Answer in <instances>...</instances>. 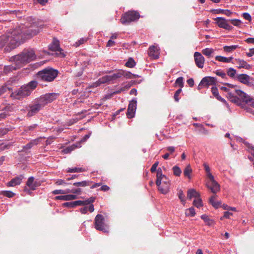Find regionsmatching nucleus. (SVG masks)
<instances>
[{"label":"nucleus","instance_id":"obj_1","mask_svg":"<svg viewBox=\"0 0 254 254\" xmlns=\"http://www.w3.org/2000/svg\"><path fill=\"white\" fill-rule=\"evenodd\" d=\"M39 32V28L35 27L34 25L29 28L21 25L10 29L0 36V49H3L5 52H10L26 39L31 38Z\"/></svg>","mask_w":254,"mask_h":254},{"label":"nucleus","instance_id":"obj_2","mask_svg":"<svg viewBox=\"0 0 254 254\" xmlns=\"http://www.w3.org/2000/svg\"><path fill=\"white\" fill-rule=\"evenodd\" d=\"M35 58L36 56L33 50L31 49L24 50L19 54L10 58L9 61L13 62L14 65L4 66L3 72L5 74H8L33 61Z\"/></svg>","mask_w":254,"mask_h":254},{"label":"nucleus","instance_id":"obj_3","mask_svg":"<svg viewBox=\"0 0 254 254\" xmlns=\"http://www.w3.org/2000/svg\"><path fill=\"white\" fill-rule=\"evenodd\" d=\"M123 77L127 79H130L132 77H137L138 75L133 74L129 71L120 70L112 74L106 75L100 78L93 84V87H96L104 84L114 83L117 79Z\"/></svg>","mask_w":254,"mask_h":254},{"label":"nucleus","instance_id":"obj_4","mask_svg":"<svg viewBox=\"0 0 254 254\" xmlns=\"http://www.w3.org/2000/svg\"><path fill=\"white\" fill-rule=\"evenodd\" d=\"M37 82L35 80L29 82L28 84L22 86L17 90L12 92L10 96L14 99H20L29 96L37 86Z\"/></svg>","mask_w":254,"mask_h":254},{"label":"nucleus","instance_id":"obj_5","mask_svg":"<svg viewBox=\"0 0 254 254\" xmlns=\"http://www.w3.org/2000/svg\"><path fill=\"white\" fill-rule=\"evenodd\" d=\"M156 184L158 190L162 194H167L169 191L170 183L169 179L162 174V170L159 168L156 172Z\"/></svg>","mask_w":254,"mask_h":254},{"label":"nucleus","instance_id":"obj_6","mask_svg":"<svg viewBox=\"0 0 254 254\" xmlns=\"http://www.w3.org/2000/svg\"><path fill=\"white\" fill-rule=\"evenodd\" d=\"M58 73V70L48 67L39 71L37 77L41 80L51 82L57 77Z\"/></svg>","mask_w":254,"mask_h":254},{"label":"nucleus","instance_id":"obj_7","mask_svg":"<svg viewBox=\"0 0 254 254\" xmlns=\"http://www.w3.org/2000/svg\"><path fill=\"white\" fill-rule=\"evenodd\" d=\"M140 17L139 14L135 11H128L124 14L121 19L123 24H128L131 22L137 20Z\"/></svg>","mask_w":254,"mask_h":254},{"label":"nucleus","instance_id":"obj_8","mask_svg":"<svg viewBox=\"0 0 254 254\" xmlns=\"http://www.w3.org/2000/svg\"><path fill=\"white\" fill-rule=\"evenodd\" d=\"M43 108V106L41 105L38 100L36 99L33 103L29 105L27 107V116L31 117L35 115Z\"/></svg>","mask_w":254,"mask_h":254},{"label":"nucleus","instance_id":"obj_9","mask_svg":"<svg viewBox=\"0 0 254 254\" xmlns=\"http://www.w3.org/2000/svg\"><path fill=\"white\" fill-rule=\"evenodd\" d=\"M59 95L58 93H49L41 96L39 98H37V99L43 107H44L47 104L51 103L56 99Z\"/></svg>","mask_w":254,"mask_h":254},{"label":"nucleus","instance_id":"obj_10","mask_svg":"<svg viewBox=\"0 0 254 254\" xmlns=\"http://www.w3.org/2000/svg\"><path fill=\"white\" fill-rule=\"evenodd\" d=\"M95 227L104 233L108 232L107 225L104 223V218L101 214H98L95 218Z\"/></svg>","mask_w":254,"mask_h":254},{"label":"nucleus","instance_id":"obj_11","mask_svg":"<svg viewBox=\"0 0 254 254\" xmlns=\"http://www.w3.org/2000/svg\"><path fill=\"white\" fill-rule=\"evenodd\" d=\"M236 79L241 83L246 84L249 86L254 85V80L253 78L246 74H240L237 75Z\"/></svg>","mask_w":254,"mask_h":254},{"label":"nucleus","instance_id":"obj_12","mask_svg":"<svg viewBox=\"0 0 254 254\" xmlns=\"http://www.w3.org/2000/svg\"><path fill=\"white\" fill-rule=\"evenodd\" d=\"M216 79L213 77H205L202 78L198 86V89H200L203 87H208L216 84Z\"/></svg>","mask_w":254,"mask_h":254},{"label":"nucleus","instance_id":"obj_13","mask_svg":"<svg viewBox=\"0 0 254 254\" xmlns=\"http://www.w3.org/2000/svg\"><path fill=\"white\" fill-rule=\"evenodd\" d=\"M216 24L218 26L222 28L228 30L233 29V27L228 23V20L222 17H218L215 19Z\"/></svg>","mask_w":254,"mask_h":254},{"label":"nucleus","instance_id":"obj_14","mask_svg":"<svg viewBox=\"0 0 254 254\" xmlns=\"http://www.w3.org/2000/svg\"><path fill=\"white\" fill-rule=\"evenodd\" d=\"M137 106V101L136 98H134L129 103L127 108V116L128 118L134 117Z\"/></svg>","mask_w":254,"mask_h":254},{"label":"nucleus","instance_id":"obj_15","mask_svg":"<svg viewBox=\"0 0 254 254\" xmlns=\"http://www.w3.org/2000/svg\"><path fill=\"white\" fill-rule=\"evenodd\" d=\"M209 181L207 183V187L211 190V192L213 193H216L220 190V185L215 180L214 177H213L209 178Z\"/></svg>","mask_w":254,"mask_h":254},{"label":"nucleus","instance_id":"obj_16","mask_svg":"<svg viewBox=\"0 0 254 254\" xmlns=\"http://www.w3.org/2000/svg\"><path fill=\"white\" fill-rule=\"evenodd\" d=\"M221 90L223 91L227 92V97L228 99L230 100L231 102H234L236 104H239V99L234 95V93L232 90L229 89L227 86H223L221 88Z\"/></svg>","mask_w":254,"mask_h":254},{"label":"nucleus","instance_id":"obj_17","mask_svg":"<svg viewBox=\"0 0 254 254\" xmlns=\"http://www.w3.org/2000/svg\"><path fill=\"white\" fill-rule=\"evenodd\" d=\"M234 93V95L236 96L239 100V104H237L238 105L240 104L241 101L247 103L250 97V96H248L244 92L238 89H235V92Z\"/></svg>","mask_w":254,"mask_h":254},{"label":"nucleus","instance_id":"obj_18","mask_svg":"<svg viewBox=\"0 0 254 254\" xmlns=\"http://www.w3.org/2000/svg\"><path fill=\"white\" fill-rule=\"evenodd\" d=\"M194 59L196 66L200 68H203L205 59L202 54L199 52H195L194 54Z\"/></svg>","mask_w":254,"mask_h":254},{"label":"nucleus","instance_id":"obj_19","mask_svg":"<svg viewBox=\"0 0 254 254\" xmlns=\"http://www.w3.org/2000/svg\"><path fill=\"white\" fill-rule=\"evenodd\" d=\"M13 111L14 110L12 106L10 105L6 106L0 114V121L3 120L9 116Z\"/></svg>","mask_w":254,"mask_h":254},{"label":"nucleus","instance_id":"obj_20","mask_svg":"<svg viewBox=\"0 0 254 254\" xmlns=\"http://www.w3.org/2000/svg\"><path fill=\"white\" fill-rule=\"evenodd\" d=\"M159 48L155 46H151L148 49V56L153 59H157L159 58Z\"/></svg>","mask_w":254,"mask_h":254},{"label":"nucleus","instance_id":"obj_21","mask_svg":"<svg viewBox=\"0 0 254 254\" xmlns=\"http://www.w3.org/2000/svg\"><path fill=\"white\" fill-rule=\"evenodd\" d=\"M49 49L52 51L60 52V54L63 57L64 56V55L61 52L62 50L60 47L59 41L56 39H54L52 43L49 45Z\"/></svg>","mask_w":254,"mask_h":254},{"label":"nucleus","instance_id":"obj_22","mask_svg":"<svg viewBox=\"0 0 254 254\" xmlns=\"http://www.w3.org/2000/svg\"><path fill=\"white\" fill-rule=\"evenodd\" d=\"M23 178V175L16 177L7 183V186L9 187H14L16 185H19L21 184Z\"/></svg>","mask_w":254,"mask_h":254},{"label":"nucleus","instance_id":"obj_23","mask_svg":"<svg viewBox=\"0 0 254 254\" xmlns=\"http://www.w3.org/2000/svg\"><path fill=\"white\" fill-rule=\"evenodd\" d=\"M26 185L30 190H35L39 185L36 181H34V178L33 177H30L28 178L26 182Z\"/></svg>","mask_w":254,"mask_h":254},{"label":"nucleus","instance_id":"obj_24","mask_svg":"<svg viewBox=\"0 0 254 254\" xmlns=\"http://www.w3.org/2000/svg\"><path fill=\"white\" fill-rule=\"evenodd\" d=\"M77 196L75 194H67L64 195H59L55 197L57 200H71L75 199Z\"/></svg>","mask_w":254,"mask_h":254},{"label":"nucleus","instance_id":"obj_25","mask_svg":"<svg viewBox=\"0 0 254 254\" xmlns=\"http://www.w3.org/2000/svg\"><path fill=\"white\" fill-rule=\"evenodd\" d=\"M199 196V193L196 191L194 189H190L188 190L187 197L188 199H191L193 197H194L195 199H196Z\"/></svg>","mask_w":254,"mask_h":254},{"label":"nucleus","instance_id":"obj_26","mask_svg":"<svg viewBox=\"0 0 254 254\" xmlns=\"http://www.w3.org/2000/svg\"><path fill=\"white\" fill-rule=\"evenodd\" d=\"M211 92H212V94H213V95L215 96V97L217 100H218L219 101H220L223 103H226V100L224 99H223V98H222L219 95L218 90V89L217 87H216L215 86H213L211 88Z\"/></svg>","mask_w":254,"mask_h":254},{"label":"nucleus","instance_id":"obj_27","mask_svg":"<svg viewBox=\"0 0 254 254\" xmlns=\"http://www.w3.org/2000/svg\"><path fill=\"white\" fill-rule=\"evenodd\" d=\"M236 61H237L239 64L238 68H244L247 69H250L251 67L249 64L243 60L236 59Z\"/></svg>","mask_w":254,"mask_h":254},{"label":"nucleus","instance_id":"obj_28","mask_svg":"<svg viewBox=\"0 0 254 254\" xmlns=\"http://www.w3.org/2000/svg\"><path fill=\"white\" fill-rule=\"evenodd\" d=\"M40 138H37L31 140L28 143L23 147L24 150H26L32 148L34 145H37L40 141Z\"/></svg>","mask_w":254,"mask_h":254},{"label":"nucleus","instance_id":"obj_29","mask_svg":"<svg viewBox=\"0 0 254 254\" xmlns=\"http://www.w3.org/2000/svg\"><path fill=\"white\" fill-rule=\"evenodd\" d=\"M233 59V58L232 57H230L228 58L221 56H217L215 57V60L216 61L225 63H231Z\"/></svg>","mask_w":254,"mask_h":254},{"label":"nucleus","instance_id":"obj_30","mask_svg":"<svg viewBox=\"0 0 254 254\" xmlns=\"http://www.w3.org/2000/svg\"><path fill=\"white\" fill-rule=\"evenodd\" d=\"M214 53V50L212 48H205L202 50V54L208 58H210L213 56Z\"/></svg>","mask_w":254,"mask_h":254},{"label":"nucleus","instance_id":"obj_31","mask_svg":"<svg viewBox=\"0 0 254 254\" xmlns=\"http://www.w3.org/2000/svg\"><path fill=\"white\" fill-rule=\"evenodd\" d=\"M201 218L203 220L206 224L211 226L214 224V221L212 219L209 218L208 215L203 214L201 216Z\"/></svg>","mask_w":254,"mask_h":254},{"label":"nucleus","instance_id":"obj_32","mask_svg":"<svg viewBox=\"0 0 254 254\" xmlns=\"http://www.w3.org/2000/svg\"><path fill=\"white\" fill-rule=\"evenodd\" d=\"M94 210V207L93 204H91L89 207L85 206L83 208H81L80 209V211L82 214H86L88 211L92 212Z\"/></svg>","mask_w":254,"mask_h":254},{"label":"nucleus","instance_id":"obj_33","mask_svg":"<svg viewBox=\"0 0 254 254\" xmlns=\"http://www.w3.org/2000/svg\"><path fill=\"white\" fill-rule=\"evenodd\" d=\"M214 11H215V13H216V14H220V13H222V14H224L227 16H230L231 15V14L232 13V12L231 11H230L229 10H227V9H215V10H214Z\"/></svg>","mask_w":254,"mask_h":254},{"label":"nucleus","instance_id":"obj_34","mask_svg":"<svg viewBox=\"0 0 254 254\" xmlns=\"http://www.w3.org/2000/svg\"><path fill=\"white\" fill-rule=\"evenodd\" d=\"M210 203L216 208H218L220 206L221 202L219 201H215V196H212L210 198Z\"/></svg>","mask_w":254,"mask_h":254},{"label":"nucleus","instance_id":"obj_35","mask_svg":"<svg viewBox=\"0 0 254 254\" xmlns=\"http://www.w3.org/2000/svg\"><path fill=\"white\" fill-rule=\"evenodd\" d=\"M192 173V169L190 165H188L184 171V174L185 177H188L189 179L191 178L190 175Z\"/></svg>","mask_w":254,"mask_h":254},{"label":"nucleus","instance_id":"obj_36","mask_svg":"<svg viewBox=\"0 0 254 254\" xmlns=\"http://www.w3.org/2000/svg\"><path fill=\"white\" fill-rule=\"evenodd\" d=\"M123 86L121 87L120 89L115 92V93H120L122 92H124L126 90H127L131 87V84L129 83H127L123 84Z\"/></svg>","mask_w":254,"mask_h":254},{"label":"nucleus","instance_id":"obj_37","mask_svg":"<svg viewBox=\"0 0 254 254\" xmlns=\"http://www.w3.org/2000/svg\"><path fill=\"white\" fill-rule=\"evenodd\" d=\"M73 185L76 187H85L90 185V182L87 181H83L81 182H75L73 183Z\"/></svg>","mask_w":254,"mask_h":254},{"label":"nucleus","instance_id":"obj_38","mask_svg":"<svg viewBox=\"0 0 254 254\" xmlns=\"http://www.w3.org/2000/svg\"><path fill=\"white\" fill-rule=\"evenodd\" d=\"M238 47V45L225 46L223 49L225 52L229 53L236 50Z\"/></svg>","mask_w":254,"mask_h":254},{"label":"nucleus","instance_id":"obj_39","mask_svg":"<svg viewBox=\"0 0 254 254\" xmlns=\"http://www.w3.org/2000/svg\"><path fill=\"white\" fill-rule=\"evenodd\" d=\"M186 215L187 216L193 217L195 215V211L192 207L186 210Z\"/></svg>","mask_w":254,"mask_h":254},{"label":"nucleus","instance_id":"obj_40","mask_svg":"<svg viewBox=\"0 0 254 254\" xmlns=\"http://www.w3.org/2000/svg\"><path fill=\"white\" fill-rule=\"evenodd\" d=\"M237 71L232 67L229 68L227 70V74L231 78H236Z\"/></svg>","mask_w":254,"mask_h":254},{"label":"nucleus","instance_id":"obj_41","mask_svg":"<svg viewBox=\"0 0 254 254\" xmlns=\"http://www.w3.org/2000/svg\"><path fill=\"white\" fill-rule=\"evenodd\" d=\"M193 204L197 208H200L203 206L202 201L200 196L198 198L194 199Z\"/></svg>","mask_w":254,"mask_h":254},{"label":"nucleus","instance_id":"obj_42","mask_svg":"<svg viewBox=\"0 0 254 254\" xmlns=\"http://www.w3.org/2000/svg\"><path fill=\"white\" fill-rule=\"evenodd\" d=\"M203 166H204L205 171L206 172L207 177L208 178H211L212 179V177L214 176L212 175V174L210 172V168L209 167L207 163H205L203 164Z\"/></svg>","mask_w":254,"mask_h":254},{"label":"nucleus","instance_id":"obj_43","mask_svg":"<svg viewBox=\"0 0 254 254\" xmlns=\"http://www.w3.org/2000/svg\"><path fill=\"white\" fill-rule=\"evenodd\" d=\"M173 174L176 176H180L182 173L181 169L178 166H175L172 168Z\"/></svg>","mask_w":254,"mask_h":254},{"label":"nucleus","instance_id":"obj_44","mask_svg":"<svg viewBox=\"0 0 254 254\" xmlns=\"http://www.w3.org/2000/svg\"><path fill=\"white\" fill-rule=\"evenodd\" d=\"M178 197H179V199H180L181 202L182 203V204L184 205H185V203H186V200L185 199V195H184L182 190H179V191H178Z\"/></svg>","mask_w":254,"mask_h":254},{"label":"nucleus","instance_id":"obj_45","mask_svg":"<svg viewBox=\"0 0 254 254\" xmlns=\"http://www.w3.org/2000/svg\"><path fill=\"white\" fill-rule=\"evenodd\" d=\"M0 194L3 196H6L9 198L12 197L14 195V193L9 190H4L0 192Z\"/></svg>","mask_w":254,"mask_h":254},{"label":"nucleus","instance_id":"obj_46","mask_svg":"<svg viewBox=\"0 0 254 254\" xmlns=\"http://www.w3.org/2000/svg\"><path fill=\"white\" fill-rule=\"evenodd\" d=\"M84 171V169L82 168L74 167L73 168H68L67 172L69 173L72 172H82Z\"/></svg>","mask_w":254,"mask_h":254},{"label":"nucleus","instance_id":"obj_47","mask_svg":"<svg viewBox=\"0 0 254 254\" xmlns=\"http://www.w3.org/2000/svg\"><path fill=\"white\" fill-rule=\"evenodd\" d=\"M135 65V62H134V60L132 58H129L127 62L126 63V66L132 68L134 67Z\"/></svg>","mask_w":254,"mask_h":254},{"label":"nucleus","instance_id":"obj_48","mask_svg":"<svg viewBox=\"0 0 254 254\" xmlns=\"http://www.w3.org/2000/svg\"><path fill=\"white\" fill-rule=\"evenodd\" d=\"M68 190H67V189L65 190H56L52 191V193L53 194H66L68 193Z\"/></svg>","mask_w":254,"mask_h":254},{"label":"nucleus","instance_id":"obj_49","mask_svg":"<svg viewBox=\"0 0 254 254\" xmlns=\"http://www.w3.org/2000/svg\"><path fill=\"white\" fill-rule=\"evenodd\" d=\"M38 126L37 124H33L29 126L25 127L24 131L28 132L29 131L34 130Z\"/></svg>","mask_w":254,"mask_h":254},{"label":"nucleus","instance_id":"obj_50","mask_svg":"<svg viewBox=\"0 0 254 254\" xmlns=\"http://www.w3.org/2000/svg\"><path fill=\"white\" fill-rule=\"evenodd\" d=\"M75 148V146L72 145V146H68L66 148H65V149H64L63 150V152L64 153V154H67V153H69L70 152H71L72 150H73Z\"/></svg>","mask_w":254,"mask_h":254},{"label":"nucleus","instance_id":"obj_51","mask_svg":"<svg viewBox=\"0 0 254 254\" xmlns=\"http://www.w3.org/2000/svg\"><path fill=\"white\" fill-rule=\"evenodd\" d=\"M215 73L217 75L221 77L222 78H225L226 77V73L221 69L217 70L215 71Z\"/></svg>","mask_w":254,"mask_h":254},{"label":"nucleus","instance_id":"obj_52","mask_svg":"<svg viewBox=\"0 0 254 254\" xmlns=\"http://www.w3.org/2000/svg\"><path fill=\"white\" fill-rule=\"evenodd\" d=\"M231 22L233 25L238 27H240L242 23V21L240 20L237 19H232L231 20Z\"/></svg>","mask_w":254,"mask_h":254},{"label":"nucleus","instance_id":"obj_53","mask_svg":"<svg viewBox=\"0 0 254 254\" xmlns=\"http://www.w3.org/2000/svg\"><path fill=\"white\" fill-rule=\"evenodd\" d=\"M67 190H68V193H72L74 194H79L81 192V189L80 188H77V189H73L72 190L67 189Z\"/></svg>","mask_w":254,"mask_h":254},{"label":"nucleus","instance_id":"obj_54","mask_svg":"<svg viewBox=\"0 0 254 254\" xmlns=\"http://www.w3.org/2000/svg\"><path fill=\"white\" fill-rule=\"evenodd\" d=\"M175 83L176 84L178 85L181 88L183 87L184 85L183 77H178L176 79Z\"/></svg>","mask_w":254,"mask_h":254},{"label":"nucleus","instance_id":"obj_55","mask_svg":"<svg viewBox=\"0 0 254 254\" xmlns=\"http://www.w3.org/2000/svg\"><path fill=\"white\" fill-rule=\"evenodd\" d=\"M182 92V89L181 88H180L179 89H178L175 93L174 94V99H175V101L176 102H179V96L180 95V94L181 93V92Z\"/></svg>","mask_w":254,"mask_h":254},{"label":"nucleus","instance_id":"obj_56","mask_svg":"<svg viewBox=\"0 0 254 254\" xmlns=\"http://www.w3.org/2000/svg\"><path fill=\"white\" fill-rule=\"evenodd\" d=\"M85 200H76L73 201L74 207L76 206L86 205Z\"/></svg>","mask_w":254,"mask_h":254},{"label":"nucleus","instance_id":"obj_57","mask_svg":"<svg viewBox=\"0 0 254 254\" xmlns=\"http://www.w3.org/2000/svg\"><path fill=\"white\" fill-rule=\"evenodd\" d=\"M7 90H10V88L7 87L6 85L0 87V96L5 92Z\"/></svg>","mask_w":254,"mask_h":254},{"label":"nucleus","instance_id":"obj_58","mask_svg":"<svg viewBox=\"0 0 254 254\" xmlns=\"http://www.w3.org/2000/svg\"><path fill=\"white\" fill-rule=\"evenodd\" d=\"M63 205L64 206V207H69V208H73V207H74V204H73V201H72V202H65V203H63Z\"/></svg>","mask_w":254,"mask_h":254},{"label":"nucleus","instance_id":"obj_59","mask_svg":"<svg viewBox=\"0 0 254 254\" xmlns=\"http://www.w3.org/2000/svg\"><path fill=\"white\" fill-rule=\"evenodd\" d=\"M158 165V162H155L151 167V169H150V171L152 172V173H153V172H155V171L157 172V167Z\"/></svg>","mask_w":254,"mask_h":254},{"label":"nucleus","instance_id":"obj_60","mask_svg":"<svg viewBox=\"0 0 254 254\" xmlns=\"http://www.w3.org/2000/svg\"><path fill=\"white\" fill-rule=\"evenodd\" d=\"M243 17L246 20H248L249 21H251L252 18L251 16L249 13L245 12L243 13Z\"/></svg>","mask_w":254,"mask_h":254},{"label":"nucleus","instance_id":"obj_61","mask_svg":"<svg viewBox=\"0 0 254 254\" xmlns=\"http://www.w3.org/2000/svg\"><path fill=\"white\" fill-rule=\"evenodd\" d=\"M233 215V213L229 211H226L224 212L223 217L220 218L221 220H223V218H229L231 216Z\"/></svg>","mask_w":254,"mask_h":254},{"label":"nucleus","instance_id":"obj_62","mask_svg":"<svg viewBox=\"0 0 254 254\" xmlns=\"http://www.w3.org/2000/svg\"><path fill=\"white\" fill-rule=\"evenodd\" d=\"M55 184L57 185H66L67 184L64 180L62 179L58 180Z\"/></svg>","mask_w":254,"mask_h":254},{"label":"nucleus","instance_id":"obj_63","mask_svg":"<svg viewBox=\"0 0 254 254\" xmlns=\"http://www.w3.org/2000/svg\"><path fill=\"white\" fill-rule=\"evenodd\" d=\"M95 198L94 197H91L89 198H88V199L85 200V201H86L85 202L86 205L93 203L95 201Z\"/></svg>","mask_w":254,"mask_h":254},{"label":"nucleus","instance_id":"obj_64","mask_svg":"<svg viewBox=\"0 0 254 254\" xmlns=\"http://www.w3.org/2000/svg\"><path fill=\"white\" fill-rule=\"evenodd\" d=\"M247 103L254 107V98L250 97Z\"/></svg>","mask_w":254,"mask_h":254}]
</instances>
